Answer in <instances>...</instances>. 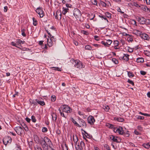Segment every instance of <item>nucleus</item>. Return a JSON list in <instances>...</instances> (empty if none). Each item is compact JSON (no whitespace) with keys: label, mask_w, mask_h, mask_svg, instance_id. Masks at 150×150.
Returning <instances> with one entry per match:
<instances>
[{"label":"nucleus","mask_w":150,"mask_h":150,"mask_svg":"<svg viewBox=\"0 0 150 150\" xmlns=\"http://www.w3.org/2000/svg\"><path fill=\"white\" fill-rule=\"evenodd\" d=\"M124 135L126 137H128L129 136V132L127 131V132H123Z\"/></svg>","instance_id":"5fc2aeb1"},{"label":"nucleus","mask_w":150,"mask_h":150,"mask_svg":"<svg viewBox=\"0 0 150 150\" xmlns=\"http://www.w3.org/2000/svg\"><path fill=\"white\" fill-rule=\"evenodd\" d=\"M129 55L127 54H125L122 57V59L126 61L128 60L129 58Z\"/></svg>","instance_id":"a211bd4d"},{"label":"nucleus","mask_w":150,"mask_h":150,"mask_svg":"<svg viewBox=\"0 0 150 150\" xmlns=\"http://www.w3.org/2000/svg\"><path fill=\"white\" fill-rule=\"evenodd\" d=\"M12 142V139L11 137H7L5 138L3 140V142L6 145L7 144H10Z\"/></svg>","instance_id":"423d86ee"},{"label":"nucleus","mask_w":150,"mask_h":150,"mask_svg":"<svg viewBox=\"0 0 150 150\" xmlns=\"http://www.w3.org/2000/svg\"><path fill=\"white\" fill-rule=\"evenodd\" d=\"M115 119L120 122H122L124 121V119L120 117H115Z\"/></svg>","instance_id":"393cba45"},{"label":"nucleus","mask_w":150,"mask_h":150,"mask_svg":"<svg viewBox=\"0 0 150 150\" xmlns=\"http://www.w3.org/2000/svg\"><path fill=\"white\" fill-rule=\"evenodd\" d=\"M62 9L63 10L62 11V13L64 15H65L69 11L68 8H66L63 7Z\"/></svg>","instance_id":"aec40b11"},{"label":"nucleus","mask_w":150,"mask_h":150,"mask_svg":"<svg viewBox=\"0 0 150 150\" xmlns=\"http://www.w3.org/2000/svg\"><path fill=\"white\" fill-rule=\"evenodd\" d=\"M144 53L146 56L150 57V52L147 50L144 51Z\"/></svg>","instance_id":"ea45409f"},{"label":"nucleus","mask_w":150,"mask_h":150,"mask_svg":"<svg viewBox=\"0 0 150 150\" xmlns=\"http://www.w3.org/2000/svg\"><path fill=\"white\" fill-rule=\"evenodd\" d=\"M36 101H37L38 104H39L41 105H45V103L43 100H39L36 99Z\"/></svg>","instance_id":"dca6fc26"},{"label":"nucleus","mask_w":150,"mask_h":150,"mask_svg":"<svg viewBox=\"0 0 150 150\" xmlns=\"http://www.w3.org/2000/svg\"><path fill=\"white\" fill-rule=\"evenodd\" d=\"M35 148V150H42V149L41 146H37Z\"/></svg>","instance_id":"6e6d98bb"},{"label":"nucleus","mask_w":150,"mask_h":150,"mask_svg":"<svg viewBox=\"0 0 150 150\" xmlns=\"http://www.w3.org/2000/svg\"><path fill=\"white\" fill-rule=\"evenodd\" d=\"M112 42V41L110 40H106V43L108 46L110 45Z\"/></svg>","instance_id":"58836bf2"},{"label":"nucleus","mask_w":150,"mask_h":150,"mask_svg":"<svg viewBox=\"0 0 150 150\" xmlns=\"http://www.w3.org/2000/svg\"><path fill=\"white\" fill-rule=\"evenodd\" d=\"M128 75L130 78L134 76L132 72L130 71L128 72Z\"/></svg>","instance_id":"79ce46f5"},{"label":"nucleus","mask_w":150,"mask_h":150,"mask_svg":"<svg viewBox=\"0 0 150 150\" xmlns=\"http://www.w3.org/2000/svg\"><path fill=\"white\" fill-rule=\"evenodd\" d=\"M134 133L135 134L137 135H140L141 133L137 131V130H135L134 131Z\"/></svg>","instance_id":"13d9d810"},{"label":"nucleus","mask_w":150,"mask_h":150,"mask_svg":"<svg viewBox=\"0 0 150 150\" xmlns=\"http://www.w3.org/2000/svg\"><path fill=\"white\" fill-rule=\"evenodd\" d=\"M88 122L90 125H93L95 121V120L93 116L90 115L88 118Z\"/></svg>","instance_id":"6e6552de"},{"label":"nucleus","mask_w":150,"mask_h":150,"mask_svg":"<svg viewBox=\"0 0 150 150\" xmlns=\"http://www.w3.org/2000/svg\"><path fill=\"white\" fill-rule=\"evenodd\" d=\"M127 82L129 83L130 84L132 85H134V82L132 81L129 79H128Z\"/></svg>","instance_id":"69168bd1"},{"label":"nucleus","mask_w":150,"mask_h":150,"mask_svg":"<svg viewBox=\"0 0 150 150\" xmlns=\"http://www.w3.org/2000/svg\"><path fill=\"white\" fill-rule=\"evenodd\" d=\"M135 32V33L137 35L141 37L142 36L141 35H142L143 33L141 32L140 31L138 30H136Z\"/></svg>","instance_id":"bb28decb"},{"label":"nucleus","mask_w":150,"mask_h":150,"mask_svg":"<svg viewBox=\"0 0 150 150\" xmlns=\"http://www.w3.org/2000/svg\"><path fill=\"white\" fill-rule=\"evenodd\" d=\"M55 18L56 19H61V13L58 11L57 12L56 15L55 16Z\"/></svg>","instance_id":"4468645a"},{"label":"nucleus","mask_w":150,"mask_h":150,"mask_svg":"<svg viewBox=\"0 0 150 150\" xmlns=\"http://www.w3.org/2000/svg\"><path fill=\"white\" fill-rule=\"evenodd\" d=\"M100 4L101 5V6H102L103 7H106V6H107L106 4L102 1H100Z\"/></svg>","instance_id":"2f4dec72"},{"label":"nucleus","mask_w":150,"mask_h":150,"mask_svg":"<svg viewBox=\"0 0 150 150\" xmlns=\"http://www.w3.org/2000/svg\"><path fill=\"white\" fill-rule=\"evenodd\" d=\"M52 120L54 121H56L57 119V116L56 114L53 113L52 115Z\"/></svg>","instance_id":"a878e982"},{"label":"nucleus","mask_w":150,"mask_h":150,"mask_svg":"<svg viewBox=\"0 0 150 150\" xmlns=\"http://www.w3.org/2000/svg\"><path fill=\"white\" fill-rule=\"evenodd\" d=\"M36 11L39 15L40 18H42L44 16V13L42 8H37Z\"/></svg>","instance_id":"0eeeda50"},{"label":"nucleus","mask_w":150,"mask_h":150,"mask_svg":"<svg viewBox=\"0 0 150 150\" xmlns=\"http://www.w3.org/2000/svg\"><path fill=\"white\" fill-rule=\"evenodd\" d=\"M72 122L73 123L76 125L77 127H81V126H80V125L79 124H78L76 121L73 118H72Z\"/></svg>","instance_id":"cd10ccee"},{"label":"nucleus","mask_w":150,"mask_h":150,"mask_svg":"<svg viewBox=\"0 0 150 150\" xmlns=\"http://www.w3.org/2000/svg\"><path fill=\"white\" fill-rule=\"evenodd\" d=\"M79 122L80 124V126L83 128H86V122L82 119L79 118Z\"/></svg>","instance_id":"1a4fd4ad"},{"label":"nucleus","mask_w":150,"mask_h":150,"mask_svg":"<svg viewBox=\"0 0 150 150\" xmlns=\"http://www.w3.org/2000/svg\"><path fill=\"white\" fill-rule=\"evenodd\" d=\"M114 132L120 134H123L124 131L122 129V128L121 127H120L116 129H114Z\"/></svg>","instance_id":"9d476101"},{"label":"nucleus","mask_w":150,"mask_h":150,"mask_svg":"<svg viewBox=\"0 0 150 150\" xmlns=\"http://www.w3.org/2000/svg\"><path fill=\"white\" fill-rule=\"evenodd\" d=\"M16 42L18 43L23 44L25 42L24 41H22L20 39H18L17 40Z\"/></svg>","instance_id":"f704fd0d"},{"label":"nucleus","mask_w":150,"mask_h":150,"mask_svg":"<svg viewBox=\"0 0 150 150\" xmlns=\"http://www.w3.org/2000/svg\"><path fill=\"white\" fill-rule=\"evenodd\" d=\"M106 126L108 128L113 129L114 127V126L113 125L108 123L106 124Z\"/></svg>","instance_id":"4c0bfd02"},{"label":"nucleus","mask_w":150,"mask_h":150,"mask_svg":"<svg viewBox=\"0 0 150 150\" xmlns=\"http://www.w3.org/2000/svg\"><path fill=\"white\" fill-rule=\"evenodd\" d=\"M101 43L104 45L105 47H108L106 43V42L105 41H102Z\"/></svg>","instance_id":"0e129e2a"},{"label":"nucleus","mask_w":150,"mask_h":150,"mask_svg":"<svg viewBox=\"0 0 150 150\" xmlns=\"http://www.w3.org/2000/svg\"><path fill=\"white\" fill-rule=\"evenodd\" d=\"M30 101L31 104V105H32L33 107L34 108H35L36 105H38V103L37 101H36V99L32 100L31 101L30 100Z\"/></svg>","instance_id":"ddd939ff"},{"label":"nucleus","mask_w":150,"mask_h":150,"mask_svg":"<svg viewBox=\"0 0 150 150\" xmlns=\"http://www.w3.org/2000/svg\"><path fill=\"white\" fill-rule=\"evenodd\" d=\"M33 25H34L36 26L37 24V21L36 20H35L34 18H33Z\"/></svg>","instance_id":"a19ab883"},{"label":"nucleus","mask_w":150,"mask_h":150,"mask_svg":"<svg viewBox=\"0 0 150 150\" xmlns=\"http://www.w3.org/2000/svg\"><path fill=\"white\" fill-rule=\"evenodd\" d=\"M47 131V128L46 127H43L42 129V132H46Z\"/></svg>","instance_id":"4d7b16f0"},{"label":"nucleus","mask_w":150,"mask_h":150,"mask_svg":"<svg viewBox=\"0 0 150 150\" xmlns=\"http://www.w3.org/2000/svg\"><path fill=\"white\" fill-rule=\"evenodd\" d=\"M144 62V59L143 58H138L137 59V62L138 63H142Z\"/></svg>","instance_id":"b1692460"},{"label":"nucleus","mask_w":150,"mask_h":150,"mask_svg":"<svg viewBox=\"0 0 150 150\" xmlns=\"http://www.w3.org/2000/svg\"><path fill=\"white\" fill-rule=\"evenodd\" d=\"M90 17H91V18L90 19V20H92L93 19V18L95 17V15L92 13L91 14L90 16Z\"/></svg>","instance_id":"680f3d73"},{"label":"nucleus","mask_w":150,"mask_h":150,"mask_svg":"<svg viewBox=\"0 0 150 150\" xmlns=\"http://www.w3.org/2000/svg\"><path fill=\"white\" fill-rule=\"evenodd\" d=\"M31 118L32 121L33 122H35L36 121V120L35 117L33 115H32Z\"/></svg>","instance_id":"8fccbe9b"},{"label":"nucleus","mask_w":150,"mask_h":150,"mask_svg":"<svg viewBox=\"0 0 150 150\" xmlns=\"http://www.w3.org/2000/svg\"><path fill=\"white\" fill-rule=\"evenodd\" d=\"M50 39L51 40L52 42H55L56 41V39L54 37V36H52L51 37H50Z\"/></svg>","instance_id":"de8ad7c7"},{"label":"nucleus","mask_w":150,"mask_h":150,"mask_svg":"<svg viewBox=\"0 0 150 150\" xmlns=\"http://www.w3.org/2000/svg\"><path fill=\"white\" fill-rule=\"evenodd\" d=\"M81 130L83 131L84 133L85 134V136L87 137V136H88L89 137V135L88 134L85 130H83L82 129H81ZM88 138H89V137H88Z\"/></svg>","instance_id":"052dcab7"},{"label":"nucleus","mask_w":150,"mask_h":150,"mask_svg":"<svg viewBox=\"0 0 150 150\" xmlns=\"http://www.w3.org/2000/svg\"><path fill=\"white\" fill-rule=\"evenodd\" d=\"M105 15L107 17L109 18H111V14L109 12H106L105 13Z\"/></svg>","instance_id":"c756f323"},{"label":"nucleus","mask_w":150,"mask_h":150,"mask_svg":"<svg viewBox=\"0 0 150 150\" xmlns=\"http://www.w3.org/2000/svg\"><path fill=\"white\" fill-rule=\"evenodd\" d=\"M73 14L76 19L79 18L81 15V11L77 8H75L74 10Z\"/></svg>","instance_id":"20e7f679"},{"label":"nucleus","mask_w":150,"mask_h":150,"mask_svg":"<svg viewBox=\"0 0 150 150\" xmlns=\"http://www.w3.org/2000/svg\"><path fill=\"white\" fill-rule=\"evenodd\" d=\"M74 66L77 68L80 69L84 68V67L83 64L79 60H74Z\"/></svg>","instance_id":"7ed1b4c3"},{"label":"nucleus","mask_w":150,"mask_h":150,"mask_svg":"<svg viewBox=\"0 0 150 150\" xmlns=\"http://www.w3.org/2000/svg\"><path fill=\"white\" fill-rule=\"evenodd\" d=\"M61 108L63 112L67 113H70L72 111L71 109L67 105H62L61 106Z\"/></svg>","instance_id":"f03ea898"},{"label":"nucleus","mask_w":150,"mask_h":150,"mask_svg":"<svg viewBox=\"0 0 150 150\" xmlns=\"http://www.w3.org/2000/svg\"><path fill=\"white\" fill-rule=\"evenodd\" d=\"M141 38L145 40H149L150 39V37L146 33H142Z\"/></svg>","instance_id":"f8f14e48"},{"label":"nucleus","mask_w":150,"mask_h":150,"mask_svg":"<svg viewBox=\"0 0 150 150\" xmlns=\"http://www.w3.org/2000/svg\"><path fill=\"white\" fill-rule=\"evenodd\" d=\"M73 139L74 142L75 144V145L77 144V143L78 140V138L76 135H73Z\"/></svg>","instance_id":"2eb2a0df"},{"label":"nucleus","mask_w":150,"mask_h":150,"mask_svg":"<svg viewBox=\"0 0 150 150\" xmlns=\"http://www.w3.org/2000/svg\"><path fill=\"white\" fill-rule=\"evenodd\" d=\"M104 109L106 111H108L110 109L108 105H106L104 107Z\"/></svg>","instance_id":"864d4df0"},{"label":"nucleus","mask_w":150,"mask_h":150,"mask_svg":"<svg viewBox=\"0 0 150 150\" xmlns=\"http://www.w3.org/2000/svg\"><path fill=\"white\" fill-rule=\"evenodd\" d=\"M132 5L137 8L140 7V6L137 2H133L132 3Z\"/></svg>","instance_id":"c85d7f7f"},{"label":"nucleus","mask_w":150,"mask_h":150,"mask_svg":"<svg viewBox=\"0 0 150 150\" xmlns=\"http://www.w3.org/2000/svg\"><path fill=\"white\" fill-rule=\"evenodd\" d=\"M139 114H141L142 115H143L145 116H150V115L149 114L145 113H143L142 112H139Z\"/></svg>","instance_id":"3c124183"},{"label":"nucleus","mask_w":150,"mask_h":150,"mask_svg":"<svg viewBox=\"0 0 150 150\" xmlns=\"http://www.w3.org/2000/svg\"><path fill=\"white\" fill-rule=\"evenodd\" d=\"M98 16H99V17H100L101 18H103L104 20H106V17L105 16H104L103 15H99Z\"/></svg>","instance_id":"774afa93"},{"label":"nucleus","mask_w":150,"mask_h":150,"mask_svg":"<svg viewBox=\"0 0 150 150\" xmlns=\"http://www.w3.org/2000/svg\"><path fill=\"white\" fill-rule=\"evenodd\" d=\"M104 147L107 150H111L109 146L107 144H105L104 146Z\"/></svg>","instance_id":"603ef678"},{"label":"nucleus","mask_w":150,"mask_h":150,"mask_svg":"<svg viewBox=\"0 0 150 150\" xmlns=\"http://www.w3.org/2000/svg\"><path fill=\"white\" fill-rule=\"evenodd\" d=\"M92 3L94 5L97 6L98 2L97 0H94L92 2Z\"/></svg>","instance_id":"e2e57ef3"},{"label":"nucleus","mask_w":150,"mask_h":150,"mask_svg":"<svg viewBox=\"0 0 150 150\" xmlns=\"http://www.w3.org/2000/svg\"><path fill=\"white\" fill-rule=\"evenodd\" d=\"M25 30L24 29H22L21 30V34L24 37H25L26 36V34L24 32Z\"/></svg>","instance_id":"09e8293b"},{"label":"nucleus","mask_w":150,"mask_h":150,"mask_svg":"<svg viewBox=\"0 0 150 150\" xmlns=\"http://www.w3.org/2000/svg\"><path fill=\"white\" fill-rule=\"evenodd\" d=\"M142 146L146 149H149L150 148V143H144L142 144Z\"/></svg>","instance_id":"6ab92c4d"},{"label":"nucleus","mask_w":150,"mask_h":150,"mask_svg":"<svg viewBox=\"0 0 150 150\" xmlns=\"http://www.w3.org/2000/svg\"><path fill=\"white\" fill-rule=\"evenodd\" d=\"M58 110L59 111V113H60V115L64 117V118H65V119L66 118V116L64 115V113L63 112H62L61 111V109L59 108V109H58Z\"/></svg>","instance_id":"473e14b6"},{"label":"nucleus","mask_w":150,"mask_h":150,"mask_svg":"<svg viewBox=\"0 0 150 150\" xmlns=\"http://www.w3.org/2000/svg\"><path fill=\"white\" fill-rule=\"evenodd\" d=\"M63 150H68V147L66 143H64L61 145Z\"/></svg>","instance_id":"f3484780"},{"label":"nucleus","mask_w":150,"mask_h":150,"mask_svg":"<svg viewBox=\"0 0 150 150\" xmlns=\"http://www.w3.org/2000/svg\"><path fill=\"white\" fill-rule=\"evenodd\" d=\"M137 128L139 131H141L142 130L143 128L141 126H137Z\"/></svg>","instance_id":"bf43d9fd"},{"label":"nucleus","mask_w":150,"mask_h":150,"mask_svg":"<svg viewBox=\"0 0 150 150\" xmlns=\"http://www.w3.org/2000/svg\"><path fill=\"white\" fill-rule=\"evenodd\" d=\"M52 69H53V70H57L58 71H61L62 70L61 68H58V67H53L51 68Z\"/></svg>","instance_id":"72a5a7b5"},{"label":"nucleus","mask_w":150,"mask_h":150,"mask_svg":"<svg viewBox=\"0 0 150 150\" xmlns=\"http://www.w3.org/2000/svg\"><path fill=\"white\" fill-rule=\"evenodd\" d=\"M140 74L141 75H145L146 73L145 71H140Z\"/></svg>","instance_id":"338daca9"},{"label":"nucleus","mask_w":150,"mask_h":150,"mask_svg":"<svg viewBox=\"0 0 150 150\" xmlns=\"http://www.w3.org/2000/svg\"><path fill=\"white\" fill-rule=\"evenodd\" d=\"M112 61L115 64H117L118 63V61L117 59L113 58L112 59Z\"/></svg>","instance_id":"c9c22d12"},{"label":"nucleus","mask_w":150,"mask_h":150,"mask_svg":"<svg viewBox=\"0 0 150 150\" xmlns=\"http://www.w3.org/2000/svg\"><path fill=\"white\" fill-rule=\"evenodd\" d=\"M145 22V24H146V25H150V19H146Z\"/></svg>","instance_id":"c03bdc74"},{"label":"nucleus","mask_w":150,"mask_h":150,"mask_svg":"<svg viewBox=\"0 0 150 150\" xmlns=\"http://www.w3.org/2000/svg\"><path fill=\"white\" fill-rule=\"evenodd\" d=\"M85 48L86 50H92V47L89 45H87L85 47Z\"/></svg>","instance_id":"37998d69"},{"label":"nucleus","mask_w":150,"mask_h":150,"mask_svg":"<svg viewBox=\"0 0 150 150\" xmlns=\"http://www.w3.org/2000/svg\"><path fill=\"white\" fill-rule=\"evenodd\" d=\"M39 143L43 150H49V148H51L50 145L52 142L50 139L47 137L41 138L39 141Z\"/></svg>","instance_id":"f257e3e1"},{"label":"nucleus","mask_w":150,"mask_h":150,"mask_svg":"<svg viewBox=\"0 0 150 150\" xmlns=\"http://www.w3.org/2000/svg\"><path fill=\"white\" fill-rule=\"evenodd\" d=\"M14 130L19 135H21L22 133L24 132V130L20 126H18L15 127Z\"/></svg>","instance_id":"39448f33"},{"label":"nucleus","mask_w":150,"mask_h":150,"mask_svg":"<svg viewBox=\"0 0 150 150\" xmlns=\"http://www.w3.org/2000/svg\"><path fill=\"white\" fill-rule=\"evenodd\" d=\"M80 145V147L79 148L80 149L79 150H80L83 149L85 147V144L83 141H81V142Z\"/></svg>","instance_id":"5701e85b"},{"label":"nucleus","mask_w":150,"mask_h":150,"mask_svg":"<svg viewBox=\"0 0 150 150\" xmlns=\"http://www.w3.org/2000/svg\"><path fill=\"white\" fill-rule=\"evenodd\" d=\"M34 141L36 142H39L40 139H39L37 135H35L34 137Z\"/></svg>","instance_id":"7c9ffc66"},{"label":"nucleus","mask_w":150,"mask_h":150,"mask_svg":"<svg viewBox=\"0 0 150 150\" xmlns=\"http://www.w3.org/2000/svg\"><path fill=\"white\" fill-rule=\"evenodd\" d=\"M56 99V97L54 95H52L51 97V100L52 102H54Z\"/></svg>","instance_id":"a18cd8bd"},{"label":"nucleus","mask_w":150,"mask_h":150,"mask_svg":"<svg viewBox=\"0 0 150 150\" xmlns=\"http://www.w3.org/2000/svg\"><path fill=\"white\" fill-rule=\"evenodd\" d=\"M114 46H115V47H116L119 45V42L117 40L114 41Z\"/></svg>","instance_id":"49530a36"},{"label":"nucleus","mask_w":150,"mask_h":150,"mask_svg":"<svg viewBox=\"0 0 150 150\" xmlns=\"http://www.w3.org/2000/svg\"><path fill=\"white\" fill-rule=\"evenodd\" d=\"M135 117L138 120H143L144 119V117L139 115H136Z\"/></svg>","instance_id":"e433bc0d"},{"label":"nucleus","mask_w":150,"mask_h":150,"mask_svg":"<svg viewBox=\"0 0 150 150\" xmlns=\"http://www.w3.org/2000/svg\"><path fill=\"white\" fill-rule=\"evenodd\" d=\"M110 138L114 142H118L116 137H115L113 135H112L110 137Z\"/></svg>","instance_id":"4be33fe9"},{"label":"nucleus","mask_w":150,"mask_h":150,"mask_svg":"<svg viewBox=\"0 0 150 150\" xmlns=\"http://www.w3.org/2000/svg\"><path fill=\"white\" fill-rule=\"evenodd\" d=\"M47 45H48L50 47H51L53 45V42L50 39L49 40V39H47Z\"/></svg>","instance_id":"412c9836"},{"label":"nucleus","mask_w":150,"mask_h":150,"mask_svg":"<svg viewBox=\"0 0 150 150\" xmlns=\"http://www.w3.org/2000/svg\"><path fill=\"white\" fill-rule=\"evenodd\" d=\"M145 20L146 19L142 17H139L138 18V21L142 24H145Z\"/></svg>","instance_id":"9b49d317"}]
</instances>
